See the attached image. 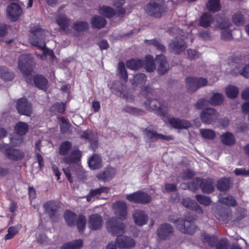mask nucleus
Instances as JSON below:
<instances>
[{
  "label": "nucleus",
  "mask_w": 249,
  "mask_h": 249,
  "mask_svg": "<svg viewBox=\"0 0 249 249\" xmlns=\"http://www.w3.org/2000/svg\"><path fill=\"white\" fill-rule=\"evenodd\" d=\"M45 32L43 30L37 27L31 28L29 40L31 44L37 47L43 51L42 55H38L41 59H44V57L47 54V52L50 54L52 53V51H49L45 48Z\"/></svg>",
  "instance_id": "1"
},
{
  "label": "nucleus",
  "mask_w": 249,
  "mask_h": 249,
  "mask_svg": "<svg viewBox=\"0 0 249 249\" xmlns=\"http://www.w3.org/2000/svg\"><path fill=\"white\" fill-rule=\"evenodd\" d=\"M72 147V144L69 141H65L60 145L59 153L61 155L65 156L63 158V161L67 164L78 163L82 157L81 152L78 149H73L69 155H68Z\"/></svg>",
  "instance_id": "2"
},
{
  "label": "nucleus",
  "mask_w": 249,
  "mask_h": 249,
  "mask_svg": "<svg viewBox=\"0 0 249 249\" xmlns=\"http://www.w3.org/2000/svg\"><path fill=\"white\" fill-rule=\"evenodd\" d=\"M165 9L163 0H151L145 7L147 13L156 18L160 17Z\"/></svg>",
  "instance_id": "3"
},
{
  "label": "nucleus",
  "mask_w": 249,
  "mask_h": 249,
  "mask_svg": "<svg viewBox=\"0 0 249 249\" xmlns=\"http://www.w3.org/2000/svg\"><path fill=\"white\" fill-rule=\"evenodd\" d=\"M186 87L190 93L196 91L199 88L208 84L207 80L203 77H188L186 78Z\"/></svg>",
  "instance_id": "4"
},
{
  "label": "nucleus",
  "mask_w": 249,
  "mask_h": 249,
  "mask_svg": "<svg viewBox=\"0 0 249 249\" xmlns=\"http://www.w3.org/2000/svg\"><path fill=\"white\" fill-rule=\"evenodd\" d=\"M34 64L33 58L29 54L21 55L18 60V67L20 71L24 75H29Z\"/></svg>",
  "instance_id": "5"
},
{
  "label": "nucleus",
  "mask_w": 249,
  "mask_h": 249,
  "mask_svg": "<svg viewBox=\"0 0 249 249\" xmlns=\"http://www.w3.org/2000/svg\"><path fill=\"white\" fill-rule=\"evenodd\" d=\"M173 223L177 228L182 233L193 234L196 231L195 226L187 218L176 219L173 221Z\"/></svg>",
  "instance_id": "6"
},
{
  "label": "nucleus",
  "mask_w": 249,
  "mask_h": 249,
  "mask_svg": "<svg viewBox=\"0 0 249 249\" xmlns=\"http://www.w3.org/2000/svg\"><path fill=\"white\" fill-rule=\"evenodd\" d=\"M108 231L112 234L119 236L124 233L125 225L117 218H112L108 220L107 224Z\"/></svg>",
  "instance_id": "7"
},
{
  "label": "nucleus",
  "mask_w": 249,
  "mask_h": 249,
  "mask_svg": "<svg viewBox=\"0 0 249 249\" xmlns=\"http://www.w3.org/2000/svg\"><path fill=\"white\" fill-rule=\"evenodd\" d=\"M126 198L130 202L137 203L147 204L151 201V196L148 194L142 192L126 195Z\"/></svg>",
  "instance_id": "8"
},
{
  "label": "nucleus",
  "mask_w": 249,
  "mask_h": 249,
  "mask_svg": "<svg viewBox=\"0 0 249 249\" xmlns=\"http://www.w3.org/2000/svg\"><path fill=\"white\" fill-rule=\"evenodd\" d=\"M187 48V45L181 37H175L169 44V50L175 54H178L184 51Z\"/></svg>",
  "instance_id": "9"
},
{
  "label": "nucleus",
  "mask_w": 249,
  "mask_h": 249,
  "mask_svg": "<svg viewBox=\"0 0 249 249\" xmlns=\"http://www.w3.org/2000/svg\"><path fill=\"white\" fill-rule=\"evenodd\" d=\"M218 113L213 108L204 109L200 115L201 121L205 124H210L218 119Z\"/></svg>",
  "instance_id": "10"
},
{
  "label": "nucleus",
  "mask_w": 249,
  "mask_h": 249,
  "mask_svg": "<svg viewBox=\"0 0 249 249\" xmlns=\"http://www.w3.org/2000/svg\"><path fill=\"white\" fill-rule=\"evenodd\" d=\"M6 13L8 17L11 20L15 21L22 14V10L19 5L15 3H12L7 6Z\"/></svg>",
  "instance_id": "11"
},
{
  "label": "nucleus",
  "mask_w": 249,
  "mask_h": 249,
  "mask_svg": "<svg viewBox=\"0 0 249 249\" xmlns=\"http://www.w3.org/2000/svg\"><path fill=\"white\" fill-rule=\"evenodd\" d=\"M17 108L21 114L30 116L32 113L31 104L26 98H21L17 101Z\"/></svg>",
  "instance_id": "12"
},
{
  "label": "nucleus",
  "mask_w": 249,
  "mask_h": 249,
  "mask_svg": "<svg viewBox=\"0 0 249 249\" xmlns=\"http://www.w3.org/2000/svg\"><path fill=\"white\" fill-rule=\"evenodd\" d=\"M115 214L120 219H124L127 215V207L125 202L118 201L113 205Z\"/></svg>",
  "instance_id": "13"
},
{
  "label": "nucleus",
  "mask_w": 249,
  "mask_h": 249,
  "mask_svg": "<svg viewBox=\"0 0 249 249\" xmlns=\"http://www.w3.org/2000/svg\"><path fill=\"white\" fill-rule=\"evenodd\" d=\"M156 62L157 64V71L160 74H163L168 71L169 65L164 55H157L156 57Z\"/></svg>",
  "instance_id": "14"
},
{
  "label": "nucleus",
  "mask_w": 249,
  "mask_h": 249,
  "mask_svg": "<svg viewBox=\"0 0 249 249\" xmlns=\"http://www.w3.org/2000/svg\"><path fill=\"white\" fill-rule=\"evenodd\" d=\"M169 123L174 128L177 129H187L191 126V123L189 121L178 118H170Z\"/></svg>",
  "instance_id": "15"
},
{
  "label": "nucleus",
  "mask_w": 249,
  "mask_h": 249,
  "mask_svg": "<svg viewBox=\"0 0 249 249\" xmlns=\"http://www.w3.org/2000/svg\"><path fill=\"white\" fill-rule=\"evenodd\" d=\"M5 154L8 159L14 161L21 160L24 156V153L22 151L13 147L6 148Z\"/></svg>",
  "instance_id": "16"
},
{
  "label": "nucleus",
  "mask_w": 249,
  "mask_h": 249,
  "mask_svg": "<svg viewBox=\"0 0 249 249\" xmlns=\"http://www.w3.org/2000/svg\"><path fill=\"white\" fill-rule=\"evenodd\" d=\"M116 242L120 249H124L132 248L136 244L133 239L126 236L118 237L116 239Z\"/></svg>",
  "instance_id": "17"
},
{
  "label": "nucleus",
  "mask_w": 249,
  "mask_h": 249,
  "mask_svg": "<svg viewBox=\"0 0 249 249\" xmlns=\"http://www.w3.org/2000/svg\"><path fill=\"white\" fill-rule=\"evenodd\" d=\"M173 231V228L171 225L168 224H164L161 225L157 231L158 236L160 240H165Z\"/></svg>",
  "instance_id": "18"
},
{
  "label": "nucleus",
  "mask_w": 249,
  "mask_h": 249,
  "mask_svg": "<svg viewBox=\"0 0 249 249\" xmlns=\"http://www.w3.org/2000/svg\"><path fill=\"white\" fill-rule=\"evenodd\" d=\"M135 224L139 226L145 225L148 221V216L144 212L140 210H137L133 214Z\"/></svg>",
  "instance_id": "19"
},
{
  "label": "nucleus",
  "mask_w": 249,
  "mask_h": 249,
  "mask_svg": "<svg viewBox=\"0 0 249 249\" xmlns=\"http://www.w3.org/2000/svg\"><path fill=\"white\" fill-rule=\"evenodd\" d=\"M103 219L97 214H93L90 215L89 219V227L94 230L100 229L103 226Z\"/></svg>",
  "instance_id": "20"
},
{
  "label": "nucleus",
  "mask_w": 249,
  "mask_h": 249,
  "mask_svg": "<svg viewBox=\"0 0 249 249\" xmlns=\"http://www.w3.org/2000/svg\"><path fill=\"white\" fill-rule=\"evenodd\" d=\"M181 203L185 207L195 211L198 213H203L201 207L190 198H183L181 200Z\"/></svg>",
  "instance_id": "21"
},
{
  "label": "nucleus",
  "mask_w": 249,
  "mask_h": 249,
  "mask_svg": "<svg viewBox=\"0 0 249 249\" xmlns=\"http://www.w3.org/2000/svg\"><path fill=\"white\" fill-rule=\"evenodd\" d=\"M115 174L116 172L114 168H108L98 173L96 177L99 180L106 182L111 179L114 177Z\"/></svg>",
  "instance_id": "22"
},
{
  "label": "nucleus",
  "mask_w": 249,
  "mask_h": 249,
  "mask_svg": "<svg viewBox=\"0 0 249 249\" xmlns=\"http://www.w3.org/2000/svg\"><path fill=\"white\" fill-rule=\"evenodd\" d=\"M88 163L89 168L92 170L98 169L102 166L101 158L96 154L89 158Z\"/></svg>",
  "instance_id": "23"
},
{
  "label": "nucleus",
  "mask_w": 249,
  "mask_h": 249,
  "mask_svg": "<svg viewBox=\"0 0 249 249\" xmlns=\"http://www.w3.org/2000/svg\"><path fill=\"white\" fill-rule=\"evenodd\" d=\"M109 191V188L107 187H102L99 188L91 190L89 195L87 196V200L90 201L94 200L95 198H98L102 194H107Z\"/></svg>",
  "instance_id": "24"
},
{
  "label": "nucleus",
  "mask_w": 249,
  "mask_h": 249,
  "mask_svg": "<svg viewBox=\"0 0 249 249\" xmlns=\"http://www.w3.org/2000/svg\"><path fill=\"white\" fill-rule=\"evenodd\" d=\"M56 22L61 29L65 33L70 31V21L65 15H58L56 18Z\"/></svg>",
  "instance_id": "25"
},
{
  "label": "nucleus",
  "mask_w": 249,
  "mask_h": 249,
  "mask_svg": "<svg viewBox=\"0 0 249 249\" xmlns=\"http://www.w3.org/2000/svg\"><path fill=\"white\" fill-rule=\"evenodd\" d=\"M220 140L223 144L229 146L234 145L236 142L234 136L230 132L223 133L220 136Z\"/></svg>",
  "instance_id": "26"
},
{
  "label": "nucleus",
  "mask_w": 249,
  "mask_h": 249,
  "mask_svg": "<svg viewBox=\"0 0 249 249\" xmlns=\"http://www.w3.org/2000/svg\"><path fill=\"white\" fill-rule=\"evenodd\" d=\"M35 85L39 89L46 90L48 87L47 79L42 75H36L34 78Z\"/></svg>",
  "instance_id": "27"
},
{
  "label": "nucleus",
  "mask_w": 249,
  "mask_h": 249,
  "mask_svg": "<svg viewBox=\"0 0 249 249\" xmlns=\"http://www.w3.org/2000/svg\"><path fill=\"white\" fill-rule=\"evenodd\" d=\"M145 107L152 111H161L163 109V106L156 99H152L145 103Z\"/></svg>",
  "instance_id": "28"
},
{
  "label": "nucleus",
  "mask_w": 249,
  "mask_h": 249,
  "mask_svg": "<svg viewBox=\"0 0 249 249\" xmlns=\"http://www.w3.org/2000/svg\"><path fill=\"white\" fill-rule=\"evenodd\" d=\"M146 133L147 138L152 141L157 139H163L168 141L173 139L172 136H166L161 134H158L154 131L147 130Z\"/></svg>",
  "instance_id": "29"
},
{
  "label": "nucleus",
  "mask_w": 249,
  "mask_h": 249,
  "mask_svg": "<svg viewBox=\"0 0 249 249\" xmlns=\"http://www.w3.org/2000/svg\"><path fill=\"white\" fill-rule=\"evenodd\" d=\"M224 23L220 24V27L222 29L221 37L224 40H230L231 38V31L228 28L230 27V24L227 20H224Z\"/></svg>",
  "instance_id": "30"
},
{
  "label": "nucleus",
  "mask_w": 249,
  "mask_h": 249,
  "mask_svg": "<svg viewBox=\"0 0 249 249\" xmlns=\"http://www.w3.org/2000/svg\"><path fill=\"white\" fill-rule=\"evenodd\" d=\"M99 13L107 18H110L113 16H116V12H115L114 9L108 6H100L98 9Z\"/></svg>",
  "instance_id": "31"
},
{
  "label": "nucleus",
  "mask_w": 249,
  "mask_h": 249,
  "mask_svg": "<svg viewBox=\"0 0 249 249\" xmlns=\"http://www.w3.org/2000/svg\"><path fill=\"white\" fill-rule=\"evenodd\" d=\"M82 246V240L78 239L63 244L61 246L60 249H80Z\"/></svg>",
  "instance_id": "32"
},
{
  "label": "nucleus",
  "mask_w": 249,
  "mask_h": 249,
  "mask_svg": "<svg viewBox=\"0 0 249 249\" xmlns=\"http://www.w3.org/2000/svg\"><path fill=\"white\" fill-rule=\"evenodd\" d=\"M201 190L203 193L209 194L214 190V186L213 181L210 178L203 180V183L201 184Z\"/></svg>",
  "instance_id": "33"
},
{
  "label": "nucleus",
  "mask_w": 249,
  "mask_h": 249,
  "mask_svg": "<svg viewBox=\"0 0 249 249\" xmlns=\"http://www.w3.org/2000/svg\"><path fill=\"white\" fill-rule=\"evenodd\" d=\"M206 6L209 11L215 13L221 8L220 1V0H209Z\"/></svg>",
  "instance_id": "34"
},
{
  "label": "nucleus",
  "mask_w": 249,
  "mask_h": 249,
  "mask_svg": "<svg viewBox=\"0 0 249 249\" xmlns=\"http://www.w3.org/2000/svg\"><path fill=\"white\" fill-rule=\"evenodd\" d=\"M106 24V19L99 16L93 17L91 20V24L92 26L97 28H103L105 26Z\"/></svg>",
  "instance_id": "35"
},
{
  "label": "nucleus",
  "mask_w": 249,
  "mask_h": 249,
  "mask_svg": "<svg viewBox=\"0 0 249 249\" xmlns=\"http://www.w3.org/2000/svg\"><path fill=\"white\" fill-rule=\"evenodd\" d=\"M28 125L22 122L18 123L15 127L16 132L20 135H25L28 131Z\"/></svg>",
  "instance_id": "36"
},
{
  "label": "nucleus",
  "mask_w": 249,
  "mask_h": 249,
  "mask_svg": "<svg viewBox=\"0 0 249 249\" xmlns=\"http://www.w3.org/2000/svg\"><path fill=\"white\" fill-rule=\"evenodd\" d=\"M132 84L137 86H142L146 81V77L144 74L139 73L135 75L133 79L130 80Z\"/></svg>",
  "instance_id": "37"
},
{
  "label": "nucleus",
  "mask_w": 249,
  "mask_h": 249,
  "mask_svg": "<svg viewBox=\"0 0 249 249\" xmlns=\"http://www.w3.org/2000/svg\"><path fill=\"white\" fill-rule=\"evenodd\" d=\"M213 20V17L211 15L204 13L200 18L199 25L202 27L206 28L210 25Z\"/></svg>",
  "instance_id": "38"
},
{
  "label": "nucleus",
  "mask_w": 249,
  "mask_h": 249,
  "mask_svg": "<svg viewBox=\"0 0 249 249\" xmlns=\"http://www.w3.org/2000/svg\"><path fill=\"white\" fill-rule=\"evenodd\" d=\"M124 3V0H114L113 5L118 10L116 12V16L118 17H123L125 14V10L122 8Z\"/></svg>",
  "instance_id": "39"
},
{
  "label": "nucleus",
  "mask_w": 249,
  "mask_h": 249,
  "mask_svg": "<svg viewBox=\"0 0 249 249\" xmlns=\"http://www.w3.org/2000/svg\"><path fill=\"white\" fill-rule=\"evenodd\" d=\"M144 68L148 72H152L156 69V66L154 62L153 56L147 55L145 57Z\"/></svg>",
  "instance_id": "40"
},
{
  "label": "nucleus",
  "mask_w": 249,
  "mask_h": 249,
  "mask_svg": "<svg viewBox=\"0 0 249 249\" xmlns=\"http://www.w3.org/2000/svg\"><path fill=\"white\" fill-rule=\"evenodd\" d=\"M0 76L4 80L11 81L14 78V74L13 72L9 71L5 67L0 68Z\"/></svg>",
  "instance_id": "41"
},
{
  "label": "nucleus",
  "mask_w": 249,
  "mask_h": 249,
  "mask_svg": "<svg viewBox=\"0 0 249 249\" xmlns=\"http://www.w3.org/2000/svg\"><path fill=\"white\" fill-rule=\"evenodd\" d=\"M45 211L51 216L54 214L57 209V206L56 203L54 201H49L46 203L44 206Z\"/></svg>",
  "instance_id": "42"
},
{
  "label": "nucleus",
  "mask_w": 249,
  "mask_h": 249,
  "mask_svg": "<svg viewBox=\"0 0 249 249\" xmlns=\"http://www.w3.org/2000/svg\"><path fill=\"white\" fill-rule=\"evenodd\" d=\"M226 93L228 97L231 99L235 98L239 93V89L237 87L230 85L226 88Z\"/></svg>",
  "instance_id": "43"
},
{
  "label": "nucleus",
  "mask_w": 249,
  "mask_h": 249,
  "mask_svg": "<svg viewBox=\"0 0 249 249\" xmlns=\"http://www.w3.org/2000/svg\"><path fill=\"white\" fill-rule=\"evenodd\" d=\"M126 65L127 68L136 70L142 67V63L140 59H131L127 61Z\"/></svg>",
  "instance_id": "44"
},
{
  "label": "nucleus",
  "mask_w": 249,
  "mask_h": 249,
  "mask_svg": "<svg viewBox=\"0 0 249 249\" xmlns=\"http://www.w3.org/2000/svg\"><path fill=\"white\" fill-rule=\"evenodd\" d=\"M230 186V180L229 178H224L220 179L217 183V189L222 191H227Z\"/></svg>",
  "instance_id": "45"
},
{
  "label": "nucleus",
  "mask_w": 249,
  "mask_h": 249,
  "mask_svg": "<svg viewBox=\"0 0 249 249\" xmlns=\"http://www.w3.org/2000/svg\"><path fill=\"white\" fill-rule=\"evenodd\" d=\"M144 42L148 46H152L155 47L160 52H164L166 50L165 47L156 39L145 40Z\"/></svg>",
  "instance_id": "46"
},
{
  "label": "nucleus",
  "mask_w": 249,
  "mask_h": 249,
  "mask_svg": "<svg viewBox=\"0 0 249 249\" xmlns=\"http://www.w3.org/2000/svg\"><path fill=\"white\" fill-rule=\"evenodd\" d=\"M64 218L67 223L70 226H74L76 215L71 211H67L65 213Z\"/></svg>",
  "instance_id": "47"
},
{
  "label": "nucleus",
  "mask_w": 249,
  "mask_h": 249,
  "mask_svg": "<svg viewBox=\"0 0 249 249\" xmlns=\"http://www.w3.org/2000/svg\"><path fill=\"white\" fill-rule=\"evenodd\" d=\"M21 227V226L20 225L9 227L8 233L5 237V239L9 240L12 238L18 232Z\"/></svg>",
  "instance_id": "48"
},
{
  "label": "nucleus",
  "mask_w": 249,
  "mask_h": 249,
  "mask_svg": "<svg viewBox=\"0 0 249 249\" xmlns=\"http://www.w3.org/2000/svg\"><path fill=\"white\" fill-rule=\"evenodd\" d=\"M200 133L201 136L206 139L212 140L215 137V133L214 131L210 129H201Z\"/></svg>",
  "instance_id": "49"
},
{
  "label": "nucleus",
  "mask_w": 249,
  "mask_h": 249,
  "mask_svg": "<svg viewBox=\"0 0 249 249\" xmlns=\"http://www.w3.org/2000/svg\"><path fill=\"white\" fill-rule=\"evenodd\" d=\"M223 101V95L221 93H216L211 97L210 102L212 105L216 106L222 104Z\"/></svg>",
  "instance_id": "50"
},
{
  "label": "nucleus",
  "mask_w": 249,
  "mask_h": 249,
  "mask_svg": "<svg viewBox=\"0 0 249 249\" xmlns=\"http://www.w3.org/2000/svg\"><path fill=\"white\" fill-rule=\"evenodd\" d=\"M76 225L80 232H82L86 227V218L83 215H80L77 219Z\"/></svg>",
  "instance_id": "51"
},
{
  "label": "nucleus",
  "mask_w": 249,
  "mask_h": 249,
  "mask_svg": "<svg viewBox=\"0 0 249 249\" xmlns=\"http://www.w3.org/2000/svg\"><path fill=\"white\" fill-rule=\"evenodd\" d=\"M118 75L122 79L126 81L127 79V74L125 68V65L124 62H120L118 66Z\"/></svg>",
  "instance_id": "52"
},
{
  "label": "nucleus",
  "mask_w": 249,
  "mask_h": 249,
  "mask_svg": "<svg viewBox=\"0 0 249 249\" xmlns=\"http://www.w3.org/2000/svg\"><path fill=\"white\" fill-rule=\"evenodd\" d=\"M123 110L126 112L135 115H142L144 113V111L143 110L129 106H124L123 108Z\"/></svg>",
  "instance_id": "53"
},
{
  "label": "nucleus",
  "mask_w": 249,
  "mask_h": 249,
  "mask_svg": "<svg viewBox=\"0 0 249 249\" xmlns=\"http://www.w3.org/2000/svg\"><path fill=\"white\" fill-rule=\"evenodd\" d=\"M203 180L200 178H196L193 179L192 183L188 185L189 189L195 191L200 187L201 188V184L203 183Z\"/></svg>",
  "instance_id": "54"
},
{
  "label": "nucleus",
  "mask_w": 249,
  "mask_h": 249,
  "mask_svg": "<svg viewBox=\"0 0 249 249\" xmlns=\"http://www.w3.org/2000/svg\"><path fill=\"white\" fill-rule=\"evenodd\" d=\"M219 201L227 205L234 206L236 204L235 200L231 196L219 197Z\"/></svg>",
  "instance_id": "55"
},
{
  "label": "nucleus",
  "mask_w": 249,
  "mask_h": 249,
  "mask_svg": "<svg viewBox=\"0 0 249 249\" xmlns=\"http://www.w3.org/2000/svg\"><path fill=\"white\" fill-rule=\"evenodd\" d=\"M197 201L201 205L209 206L211 204V200L209 197L205 196L198 195L196 196Z\"/></svg>",
  "instance_id": "56"
},
{
  "label": "nucleus",
  "mask_w": 249,
  "mask_h": 249,
  "mask_svg": "<svg viewBox=\"0 0 249 249\" xmlns=\"http://www.w3.org/2000/svg\"><path fill=\"white\" fill-rule=\"evenodd\" d=\"M51 110L53 111L63 113L65 110V105L62 103H57L52 106Z\"/></svg>",
  "instance_id": "57"
},
{
  "label": "nucleus",
  "mask_w": 249,
  "mask_h": 249,
  "mask_svg": "<svg viewBox=\"0 0 249 249\" xmlns=\"http://www.w3.org/2000/svg\"><path fill=\"white\" fill-rule=\"evenodd\" d=\"M89 24L88 22L84 21H79L76 22L73 25V28L78 31H85L88 29Z\"/></svg>",
  "instance_id": "58"
},
{
  "label": "nucleus",
  "mask_w": 249,
  "mask_h": 249,
  "mask_svg": "<svg viewBox=\"0 0 249 249\" xmlns=\"http://www.w3.org/2000/svg\"><path fill=\"white\" fill-rule=\"evenodd\" d=\"M60 121L61 131L64 133L67 132L70 128V124L64 117H61Z\"/></svg>",
  "instance_id": "59"
},
{
  "label": "nucleus",
  "mask_w": 249,
  "mask_h": 249,
  "mask_svg": "<svg viewBox=\"0 0 249 249\" xmlns=\"http://www.w3.org/2000/svg\"><path fill=\"white\" fill-rule=\"evenodd\" d=\"M238 70H239L237 73L241 74L246 78L249 77V64L245 66H240L238 67Z\"/></svg>",
  "instance_id": "60"
},
{
  "label": "nucleus",
  "mask_w": 249,
  "mask_h": 249,
  "mask_svg": "<svg viewBox=\"0 0 249 249\" xmlns=\"http://www.w3.org/2000/svg\"><path fill=\"white\" fill-rule=\"evenodd\" d=\"M188 57L190 59H196L199 57L200 53L196 50L188 49L187 51Z\"/></svg>",
  "instance_id": "61"
},
{
  "label": "nucleus",
  "mask_w": 249,
  "mask_h": 249,
  "mask_svg": "<svg viewBox=\"0 0 249 249\" xmlns=\"http://www.w3.org/2000/svg\"><path fill=\"white\" fill-rule=\"evenodd\" d=\"M232 20L235 24L240 25L243 22V16L240 13L235 14L233 16Z\"/></svg>",
  "instance_id": "62"
},
{
  "label": "nucleus",
  "mask_w": 249,
  "mask_h": 249,
  "mask_svg": "<svg viewBox=\"0 0 249 249\" xmlns=\"http://www.w3.org/2000/svg\"><path fill=\"white\" fill-rule=\"evenodd\" d=\"M229 244L226 239H222L216 245V249H228Z\"/></svg>",
  "instance_id": "63"
},
{
  "label": "nucleus",
  "mask_w": 249,
  "mask_h": 249,
  "mask_svg": "<svg viewBox=\"0 0 249 249\" xmlns=\"http://www.w3.org/2000/svg\"><path fill=\"white\" fill-rule=\"evenodd\" d=\"M234 173L237 176H249V170L245 168H236L234 170Z\"/></svg>",
  "instance_id": "64"
}]
</instances>
